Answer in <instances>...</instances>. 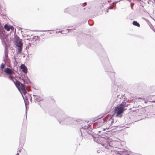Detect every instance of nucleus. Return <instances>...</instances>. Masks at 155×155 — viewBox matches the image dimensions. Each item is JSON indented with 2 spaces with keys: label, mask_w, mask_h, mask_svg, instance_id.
Returning a JSON list of instances; mask_svg holds the SVG:
<instances>
[{
  "label": "nucleus",
  "mask_w": 155,
  "mask_h": 155,
  "mask_svg": "<svg viewBox=\"0 0 155 155\" xmlns=\"http://www.w3.org/2000/svg\"><path fill=\"white\" fill-rule=\"evenodd\" d=\"M21 68L22 70V71L25 73L27 72V68L24 64H22L21 65Z\"/></svg>",
  "instance_id": "nucleus-5"
},
{
  "label": "nucleus",
  "mask_w": 155,
  "mask_h": 155,
  "mask_svg": "<svg viewBox=\"0 0 155 155\" xmlns=\"http://www.w3.org/2000/svg\"><path fill=\"white\" fill-rule=\"evenodd\" d=\"M4 72L7 74L10 75L14 74V72L12 69L8 68H5L4 70Z\"/></svg>",
  "instance_id": "nucleus-4"
},
{
  "label": "nucleus",
  "mask_w": 155,
  "mask_h": 155,
  "mask_svg": "<svg viewBox=\"0 0 155 155\" xmlns=\"http://www.w3.org/2000/svg\"><path fill=\"white\" fill-rule=\"evenodd\" d=\"M154 102H155V101H154Z\"/></svg>",
  "instance_id": "nucleus-16"
},
{
  "label": "nucleus",
  "mask_w": 155,
  "mask_h": 155,
  "mask_svg": "<svg viewBox=\"0 0 155 155\" xmlns=\"http://www.w3.org/2000/svg\"><path fill=\"white\" fill-rule=\"evenodd\" d=\"M5 56L6 58L8 57V56L7 54H5Z\"/></svg>",
  "instance_id": "nucleus-13"
},
{
  "label": "nucleus",
  "mask_w": 155,
  "mask_h": 155,
  "mask_svg": "<svg viewBox=\"0 0 155 155\" xmlns=\"http://www.w3.org/2000/svg\"><path fill=\"white\" fill-rule=\"evenodd\" d=\"M38 38V36H35L33 38V39L35 38V39H37Z\"/></svg>",
  "instance_id": "nucleus-12"
},
{
  "label": "nucleus",
  "mask_w": 155,
  "mask_h": 155,
  "mask_svg": "<svg viewBox=\"0 0 155 155\" xmlns=\"http://www.w3.org/2000/svg\"><path fill=\"white\" fill-rule=\"evenodd\" d=\"M12 75V74L9 75L8 77L9 79L12 80L13 81L16 87L20 92L21 90L24 95L26 94L27 93V91L25 89V84L21 83L20 81H17L16 80V82L14 81L13 80V78H14Z\"/></svg>",
  "instance_id": "nucleus-1"
},
{
  "label": "nucleus",
  "mask_w": 155,
  "mask_h": 155,
  "mask_svg": "<svg viewBox=\"0 0 155 155\" xmlns=\"http://www.w3.org/2000/svg\"><path fill=\"white\" fill-rule=\"evenodd\" d=\"M114 122V120L113 118L111 117L108 120H107L106 122V126L108 127L107 129L109 128H111L110 127L113 124Z\"/></svg>",
  "instance_id": "nucleus-3"
},
{
  "label": "nucleus",
  "mask_w": 155,
  "mask_h": 155,
  "mask_svg": "<svg viewBox=\"0 0 155 155\" xmlns=\"http://www.w3.org/2000/svg\"><path fill=\"white\" fill-rule=\"evenodd\" d=\"M4 28L7 31H9L10 30V26L5 24L4 26Z\"/></svg>",
  "instance_id": "nucleus-6"
},
{
  "label": "nucleus",
  "mask_w": 155,
  "mask_h": 155,
  "mask_svg": "<svg viewBox=\"0 0 155 155\" xmlns=\"http://www.w3.org/2000/svg\"><path fill=\"white\" fill-rule=\"evenodd\" d=\"M10 29L12 30V31L14 30V27L12 26H10Z\"/></svg>",
  "instance_id": "nucleus-11"
},
{
  "label": "nucleus",
  "mask_w": 155,
  "mask_h": 155,
  "mask_svg": "<svg viewBox=\"0 0 155 155\" xmlns=\"http://www.w3.org/2000/svg\"><path fill=\"white\" fill-rule=\"evenodd\" d=\"M16 155H19V153H17L16 154Z\"/></svg>",
  "instance_id": "nucleus-15"
},
{
  "label": "nucleus",
  "mask_w": 155,
  "mask_h": 155,
  "mask_svg": "<svg viewBox=\"0 0 155 155\" xmlns=\"http://www.w3.org/2000/svg\"><path fill=\"white\" fill-rule=\"evenodd\" d=\"M125 102H123L121 103L118 105L114 109V112L116 114V116L118 117L121 114H122L125 110L124 108L125 107L127 106V105H126Z\"/></svg>",
  "instance_id": "nucleus-2"
},
{
  "label": "nucleus",
  "mask_w": 155,
  "mask_h": 155,
  "mask_svg": "<svg viewBox=\"0 0 155 155\" xmlns=\"http://www.w3.org/2000/svg\"><path fill=\"white\" fill-rule=\"evenodd\" d=\"M133 24L135 26H136L138 27H140V25L136 21H134L133 22Z\"/></svg>",
  "instance_id": "nucleus-7"
},
{
  "label": "nucleus",
  "mask_w": 155,
  "mask_h": 155,
  "mask_svg": "<svg viewBox=\"0 0 155 155\" xmlns=\"http://www.w3.org/2000/svg\"><path fill=\"white\" fill-rule=\"evenodd\" d=\"M22 48H18V53L20 54L21 53Z\"/></svg>",
  "instance_id": "nucleus-9"
},
{
  "label": "nucleus",
  "mask_w": 155,
  "mask_h": 155,
  "mask_svg": "<svg viewBox=\"0 0 155 155\" xmlns=\"http://www.w3.org/2000/svg\"><path fill=\"white\" fill-rule=\"evenodd\" d=\"M5 67V64L2 63L1 64L0 66V68L2 69H3Z\"/></svg>",
  "instance_id": "nucleus-10"
},
{
  "label": "nucleus",
  "mask_w": 155,
  "mask_h": 155,
  "mask_svg": "<svg viewBox=\"0 0 155 155\" xmlns=\"http://www.w3.org/2000/svg\"><path fill=\"white\" fill-rule=\"evenodd\" d=\"M83 4L84 5H86V3H83Z\"/></svg>",
  "instance_id": "nucleus-14"
},
{
  "label": "nucleus",
  "mask_w": 155,
  "mask_h": 155,
  "mask_svg": "<svg viewBox=\"0 0 155 155\" xmlns=\"http://www.w3.org/2000/svg\"><path fill=\"white\" fill-rule=\"evenodd\" d=\"M22 44L20 41L17 44V46L18 48H22Z\"/></svg>",
  "instance_id": "nucleus-8"
}]
</instances>
